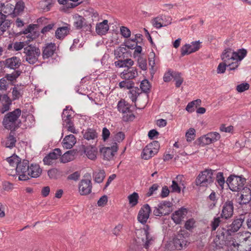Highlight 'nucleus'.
I'll return each mask as SVG.
<instances>
[{"instance_id":"obj_1","label":"nucleus","mask_w":251,"mask_h":251,"mask_svg":"<svg viewBox=\"0 0 251 251\" xmlns=\"http://www.w3.org/2000/svg\"><path fill=\"white\" fill-rule=\"evenodd\" d=\"M21 115V110L17 108L13 111L6 114L2 121L4 127L12 131H14L19 127L21 121L19 119Z\"/></svg>"},{"instance_id":"obj_2","label":"nucleus","mask_w":251,"mask_h":251,"mask_svg":"<svg viewBox=\"0 0 251 251\" xmlns=\"http://www.w3.org/2000/svg\"><path fill=\"white\" fill-rule=\"evenodd\" d=\"M24 58L25 61L31 65L38 62V58L41 55L40 49L35 45H28L24 48Z\"/></svg>"},{"instance_id":"obj_3","label":"nucleus","mask_w":251,"mask_h":251,"mask_svg":"<svg viewBox=\"0 0 251 251\" xmlns=\"http://www.w3.org/2000/svg\"><path fill=\"white\" fill-rule=\"evenodd\" d=\"M246 181L245 178L235 175H230L226 180L229 189L234 192H239L243 189Z\"/></svg>"},{"instance_id":"obj_4","label":"nucleus","mask_w":251,"mask_h":251,"mask_svg":"<svg viewBox=\"0 0 251 251\" xmlns=\"http://www.w3.org/2000/svg\"><path fill=\"white\" fill-rule=\"evenodd\" d=\"M211 169H205L201 172L196 179V184L200 187H207L213 182Z\"/></svg>"},{"instance_id":"obj_5","label":"nucleus","mask_w":251,"mask_h":251,"mask_svg":"<svg viewBox=\"0 0 251 251\" xmlns=\"http://www.w3.org/2000/svg\"><path fill=\"white\" fill-rule=\"evenodd\" d=\"M172 203L170 201H163L154 207L153 214L155 216L168 215L172 212Z\"/></svg>"},{"instance_id":"obj_6","label":"nucleus","mask_w":251,"mask_h":251,"mask_svg":"<svg viewBox=\"0 0 251 251\" xmlns=\"http://www.w3.org/2000/svg\"><path fill=\"white\" fill-rule=\"evenodd\" d=\"M29 161L27 160H23L17 164L16 172L19 175V179L20 180H27L29 179Z\"/></svg>"},{"instance_id":"obj_7","label":"nucleus","mask_w":251,"mask_h":251,"mask_svg":"<svg viewBox=\"0 0 251 251\" xmlns=\"http://www.w3.org/2000/svg\"><path fill=\"white\" fill-rule=\"evenodd\" d=\"M144 235L145 236V238H142L143 242V246L146 249H148L151 245H152L154 243L156 237L150 231V226L148 225H146L143 229Z\"/></svg>"},{"instance_id":"obj_8","label":"nucleus","mask_w":251,"mask_h":251,"mask_svg":"<svg viewBox=\"0 0 251 251\" xmlns=\"http://www.w3.org/2000/svg\"><path fill=\"white\" fill-rule=\"evenodd\" d=\"M226 229L222 228L219 230L216 237L214 239V242L216 246L218 248H222L224 245L226 246L228 236L229 234L226 232Z\"/></svg>"},{"instance_id":"obj_9","label":"nucleus","mask_w":251,"mask_h":251,"mask_svg":"<svg viewBox=\"0 0 251 251\" xmlns=\"http://www.w3.org/2000/svg\"><path fill=\"white\" fill-rule=\"evenodd\" d=\"M151 212V209L148 204H144L140 209L138 216L137 220L138 222L142 224L145 225L150 217Z\"/></svg>"},{"instance_id":"obj_10","label":"nucleus","mask_w":251,"mask_h":251,"mask_svg":"<svg viewBox=\"0 0 251 251\" xmlns=\"http://www.w3.org/2000/svg\"><path fill=\"white\" fill-rule=\"evenodd\" d=\"M171 21L170 17L161 15L154 18L152 20L151 23L154 27L159 29L171 24Z\"/></svg>"},{"instance_id":"obj_11","label":"nucleus","mask_w":251,"mask_h":251,"mask_svg":"<svg viewBox=\"0 0 251 251\" xmlns=\"http://www.w3.org/2000/svg\"><path fill=\"white\" fill-rule=\"evenodd\" d=\"M201 42L198 41L192 42L191 44H185L181 48V55L183 56L198 50L200 48Z\"/></svg>"},{"instance_id":"obj_12","label":"nucleus","mask_w":251,"mask_h":251,"mask_svg":"<svg viewBox=\"0 0 251 251\" xmlns=\"http://www.w3.org/2000/svg\"><path fill=\"white\" fill-rule=\"evenodd\" d=\"M173 244L176 250H181L186 248L189 242L182 234H178L174 239Z\"/></svg>"},{"instance_id":"obj_13","label":"nucleus","mask_w":251,"mask_h":251,"mask_svg":"<svg viewBox=\"0 0 251 251\" xmlns=\"http://www.w3.org/2000/svg\"><path fill=\"white\" fill-rule=\"evenodd\" d=\"M56 50L55 44L52 43H47L42 49V56L44 60L52 57Z\"/></svg>"},{"instance_id":"obj_14","label":"nucleus","mask_w":251,"mask_h":251,"mask_svg":"<svg viewBox=\"0 0 251 251\" xmlns=\"http://www.w3.org/2000/svg\"><path fill=\"white\" fill-rule=\"evenodd\" d=\"M118 147L117 143H115L111 147H103L100 150L103 158L106 160H110L112 159L115 153L117 151Z\"/></svg>"},{"instance_id":"obj_15","label":"nucleus","mask_w":251,"mask_h":251,"mask_svg":"<svg viewBox=\"0 0 251 251\" xmlns=\"http://www.w3.org/2000/svg\"><path fill=\"white\" fill-rule=\"evenodd\" d=\"M233 203L231 201H227L223 204L221 217L225 219L230 218L233 213Z\"/></svg>"},{"instance_id":"obj_16","label":"nucleus","mask_w":251,"mask_h":251,"mask_svg":"<svg viewBox=\"0 0 251 251\" xmlns=\"http://www.w3.org/2000/svg\"><path fill=\"white\" fill-rule=\"evenodd\" d=\"M92 184L90 179H82L79 184L78 190L81 195H87L92 192Z\"/></svg>"},{"instance_id":"obj_17","label":"nucleus","mask_w":251,"mask_h":251,"mask_svg":"<svg viewBox=\"0 0 251 251\" xmlns=\"http://www.w3.org/2000/svg\"><path fill=\"white\" fill-rule=\"evenodd\" d=\"M220 134L217 132H211L201 138V142L204 145H209L220 139Z\"/></svg>"},{"instance_id":"obj_18","label":"nucleus","mask_w":251,"mask_h":251,"mask_svg":"<svg viewBox=\"0 0 251 251\" xmlns=\"http://www.w3.org/2000/svg\"><path fill=\"white\" fill-rule=\"evenodd\" d=\"M74 111L70 106H66L62 114L63 125L70 124L73 122Z\"/></svg>"},{"instance_id":"obj_19","label":"nucleus","mask_w":251,"mask_h":251,"mask_svg":"<svg viewBox=\"0 0 251 251\" xmlns=\"http://www.w3.org/2000/svg\"><path fill=\"white\" fill-rule=\"evenodd\" d=\"M188 213V210L184 207H181L176 211L172 215V219L175 223L179 224Z\"/></svg>"},{"instance_id":"obj_20","label":"nucleus","mask_w":251,"mask_h":251,"mask_svg":"<svg viewBox=\"0 0 251 251\" xmlns=\"http://www.w3.org/2000/svg\"><path fill=\"white\" fill-rule=\"evenodd\" d=\"M61 153V151L60 149H55L52 152L49 153L44 158L43 162L44 164L51 165L52 163V161L60 157Z\"/></svg>"},{"instance_id":"obj_21","label":"nucleus","mask_w":251,"mask_h":251,"mask_svg":"<svg viewBox=\"0 0 251 251\" xmlns=\"http://www.w3.org/2000/svg\"><path fill=\"white\" fill-rule=\"evenodd\" d=\"M4 64L6 68L16 70L20 66L21 61L19 58L13 56L5 59L4 61Z\"/></svg>"},{"instance_id":"obj_22","label":"nucleus","mask_w":251,"mask_h":251,"mask_svg":"<svg viewBox=\"0 0 251 251\" xmlns=\"http://www.w3.org/2000/svg\"><path fill=\"white\" fill-rule=\"evenodd\" d=\"M245 221V218H243V215L240 216L239 218L234 220L227 229H226V232H228L231 234V232H235L237 231L241 227L243 222Z\"/></svg>"},{"instance_id":"obj_23","label":"nucleus","mask_w":251,"mask_h":251,"mask_svg":"<svg viewBox=\"0 0 251 251\" xmlns=\"http://www.w3.org/2000/svg\"><path fill=\"white\" fill-rule=\"evenodd\" d=\"M138 75L137 68L135 67H128L121 73L120 76L123 79L130 80L135 78Z\"/></svg>"},{"instance_id":"obj_24","label":"nucleus","mask_w":251,"mask_h":251,"mask_svg":"<svg viewBox=\"0 0 251 251\" xmlns=\"http://www.w3.org/2000/svg\"><path fill=\"white\" fill-rule=\"evenodd\" d=\"M70 25L65 24V26L57 28L55 32V37L59 40H63L70 32Z\"/></svg>"},{"instance_id":"obj_25","label":"nucleus","mask_w":251,"mask_h":251,"mask_svg":"<svg viewBox=\"0 0 251 251\" xmlns=\"http://www.w3.org/2000/svg\"><path fill=\"white\" fill-rule=\"evenodd\" d=\"M241 195L240 197V204H246L251 200V190L247 187H245L241 190Z\"/></svg>"},{"instance_id":"obj_26","label":"nucleus","mask_w":251,"mask_h":251,"mask_svg":"<svg viewBox=\"0 0 251 251\" xmlns=\"http://www.w3.org/2000/svg\"><path fill=\"white\" fill-rule=\"evenodd\" d=\"M14 134V131H11L5 140L1 142L6 148L12 149L15 147L17 140Z\"/></svg>"},{"instance_id":"obj_27","label":"nucleus","mask_w":251,"mask_h":251,"mask_svg":"<svg viewBox=\"0 0 251 251\" xmlns=\"http://www.w3.org/2000/svg\"><path fill=\"white\" fill-rule=\"evenodd\" d=\"M84 151L87 157L91 160H94L96 158L97 151L96 148L92 146L85 147L84 145H82L80 147V149Z\"/></svg>"},{"instance_id":"obj_28","label":"nucleus","mask_w":251,"mask_h":251,"mask_svg":"<svg viewBox=\"0 0 251 251\" xmlns=\"http://www.w3.org/2000/svg\"><path fill=\"white\" fill-rule=\"evenodd\" d=\"M76 140L73 134L66 136L63 140V147L66 149H71L75 144Z\"/></svg>"},{"instance_id":"obj_29","label":"nucleus","mask_w":251,"mask_h":251,"mask_svg":"<svg viewBox=\"0 0 251 251\" xmlns=\"http://www.w3.org/2000/svg\"><path fill=\"white\" fill-rule=\"evenodd\" d=\"M234 51L230 48H227L224 50L221 55V59L225 63H228L230 61L235 60Z\"/></svg>"},{"instance_id":"obj_30","label":"nucleus","mask_w":251,"mask_h":251,"mask_svg":"<svg viewBox=\"0 0 251 251\" xmlns=\"http://www.w3.org/2000/svg\"><path fill=\"white\" fill-rule=\"evenodd\" d=\"M28 172L29 177L37 178L41 175L42 170L38 164H31L29 166Z\"/></svg>"},{"instance_id":"obj_31","label":"nucleus","mask_w":251,"mask_h":251,"mask_svg":"<svg viewBox=\"0 0 251 251\" xmlns=\"http://www.w3.org/2000/svg\"><path fill=\"white\" fill-rule=\"evenodd\" d=\"M109 30V25L107 20L96 25V31L99 35H104Z\"/></svg>"},{"instance_id":"obj_32","label":"nucleus","mask_w":251,"mask_h":251,"mask_svg":"<svg viewBox=\"0 0 251 251\" xmlns=\"http://www.w3.org/2000/svg\"><path fill=\"white\" fill-rule=\"evenodd\" d=\"M34 27L33 25H30L23 31V32L24 34H27L26 37L28 39L26 41L30 42L31 40H32L37 37V35L35 32L34 31Z\"/></svg>"},{"instance_id":"obj_33","label":"nucleus","mask_w":251,"mask_h":251,"mask_svg":"<svg viewBox=\"0 0 251 251\" xmlns=\"http://www.w3.org/2000/svg\"><path fill=\"white\" fill-rule=\"evenodd\" d=\"M130 107L131 105L124 100H121L118 102V110L120 112L122 113L123 114L125 112L129 111Z\"/></svg>"},{"instance_id":"obj_34","label":"nucleus","mask_w":251,"mask_h":251,"mask_svg":"<svg viewBox=\"0 0 251 251\" xmlns=\"http://www.w3.org/2000/svg\"><path fill=\"white\" fill-rule=\"evenodd\" d=\"M156 153V152H154L152 148L148 147V146L147 145L143 149L141 156L142 158L148 160L153 157Z\"/></svg>"},{"instance_id":"obj_35","label":"nucleus","mask_w":251,"mask_h":251,"mask_svg":"<svg viewBox=\"0 0 251 251\" xmlns=\"http://www.w3.org/2000/svg\"><path fill=\"white\" fill-rule=\"evenodd\" d=\"M93 177L94 181L98 183H101L105 177L104 170H100L98 172H94L93 173Z\"/></svg>"},{"instance_id":"obj_36","label":"nucleus","mask_w":251,"mask_h":251,"mask_svg":"<svg viewBox=\"0 0 251 251\" xmlns=\"http://www.w3.org/2000/svg\"><path fill=\"white\" fill-rule=\"evenodd\" d=\"M208 206L209 209H212L215 206L217 203L218 199L216 198V194L212 191L208 197Z\"/></svg>"},{"instance_id":"obj_37","label":"nucleus","mask_w":251,"mask_h":251,"mask_svg":"<svg viewBox=\"0 0 251 251\" xmlns=\"http://www.w3.org/2000/svg\"><path fill=\"white\" fill-rule=\"evenodd\" d=\"M141 93L140 90L137 87H134L130 89V90L129 91L128 95L129 97L131 99L132 102H135L138 96Z\"/></svg>"},{"instance_id":"obj_38","label":"nucleus","mask_w":251,"mask_h":251,"mask_svg":"<svg viewBox=\"0 0 251 251\" xmlns=\"http://www.w3.org/2000/svg\"><path fill=\"white\" fill-rule=\"evenodd\" d=\"M86 21L85 19L83 17L79 15L75 17L74 22V25L76 29L80 30L82 28Z\"/></svg>"},{"instance_id":"obj_39","label":"nucleus","mask_w":251,"mask_h":251,"mask_svg":"<svg viewBox=\"0 0 251 251\" xmlns=\"http://www.w3.org/2000/svg\"><path fill=\"white\" fill-rule=\"evenodd\" d=\"M83 137L87 140H93L97 137V133L93 128H88L84 133Z\"/></svg>"},{"instance_id":"obj_40","label":"nucleus","mask_w":251,"mask_h":251,"mask_svg":"<svg viewBox=\"0 0 251 251\" xmlns=\"http://www.w3.org/2000/svg\"><path fill=\"white\" fill-rule=\"evenodd\" d=\"M23 91L21 87L18 86H15L12 88V100H19L20 97H22Z\"/></svg>"},{"instance_id":"obj_41","label":"nucleus","mask_w":251,"mask_h":251,"mask_svg":"<svg viewBox=\"0 0 251 251\" xmlns=\"http://www.w3.org/2000/svg\"><path fill=\"white\" fill-rule=\"evenodd\" d=\"M129 204L131 207L136 206L138 203V200L139 198L138 194L135 192L129 195L128 197Z\"/></svg>"},{"instance_id":"obj_42","label":"nucleus","mask_w":251,"mask_h":251,"mask_svg":"<svg viewBox=\"0 0 251 251\" xmlns=\"http://www.w3.org/2000/svg\"><path fill=\"white\" fill-rule=\"evenodd\" d=\"M235 60L240 62L243 58L247 55V51L245 49H239L236 52L234 51Z\"/></svg>"},{"instance_id":"obj_43","label":"nucleus","mask_w":251,"mask_h":251,"mask_svg":"<svg viewBox=\"0 0 251 251\" xmlns=\"http://www.w3.org/2000/svg\"><path fill=\"white\" fill-rule=\"evenodd\" d=\"M73 153L72 151H67L61 156L60 161L63 163L71 161L73 158Z\"/></svg>"},{"instance_id":"obj_44","label":"nucleus","mask_w":251,"mask_h":251,"mask_svg":"<svg viewBox=\"0 0 251 251\" xmlns=\"http://www.w3.org/2000/svg\"><path fill=\"white\" fill-rule=\"evenodd\" d=\"M201 102V100L200 99H197L196 100L191 101L188 103L185 109L188 112L192 113L195 110L194 107H197V105H200Z\"/></svg>"},{"instance_id":"obj_45","label":"nucleus","mask_w":251,"mask_h":251,"mask_svg":"<svg viewBox=\"0 0 251 251\" xmlns=\"http://www.w3.org/2000/svg\"><path fill=\"white\" fill-rule=\"evenodd\" d=\"M126 52L125 47H119L114 50V55L116 59L124 58V54Z\"/></svg>"},{"instance_id":"obj_46","label":"nucleus","mask_w":251,"mask_h":251,"mask_svg":"<svg viewBox=\"0 0 251 251\" xmlns=\"http://www.w3.org/2000/svg\"><path fill=\"white\" fill-rule=\"evenodd\" d=\"M52 5V2L49 0H42L39 2V5L41 8L45 11L50 10Z\"/></svg>"},{"instance_id":"obj_47","label":"nucleus","mask_w":251,"mask_h":251,"mask_svg":"<svg viewBox=\"0 0 251 251\" xmlns=\"http://www.w3.org/2000/svg\"><path fill=\"white\" fill-rule=\"evenodd\" d=\"M134 83L132 81L127 79H125L122 81L119 84V86L121 88L130 89L133 87Z\"/></svg>"},{"instance_id":"obj_48","label":"nucleus","mask_w":251,"mask_h":251,"mask_svg":"<svg viewBox=\"0 0 251 251\" xmlns=\"http://www.w3.org/2000/svg\"><path fill=\"white\" fill-rule=\"evenodd\" d=\"M140 87L141 91L144 93H148L150 91L151 85L147 79L142 80Z\"/></svg>"},{"instance_id":"obj_49","label":"nucleus","mask_w":251,"mask_h":251,"mask_svg":"<svg viewBox=\"0 0 251 251\" xmlns=\"http://www.w3.org/2000/svg\"><path fill=\"white\" fill-rule=\"evenodd\" d=\"M137 63L139 67L143 71L147 69V63L146 58L140 55L137 59Z\"/></svg>"},{"instance_id":"obj_50","label":"nucleus","mask_w":251,"mask_h":251,"mask_svg":"<svg viewBox=\"0 0 251 251\" xmlns=\"http://www.w3.org/2000/svg\"><path fill=\"white\" fill-rule=\"evenodd\" d=\"M21 71H16L11 74H6L4 77L7 81H13L16 80L17 78L21 75Z\"/></svg>"},{"instance_id":"obj_51","label":"nucleus","mask_w":251,"mask_h":251,"mask_svg":"<svg viewBox=\"0 0 251 251\" xmlns=\"http://www.w3.org/2000/svg\"><path fill=\"white\" fill-rule=\"evenodd\" d=\"M173 78L176 81V87L178 88L182 84L183 79L181 76V74L178 72H175L173 74Z\"/></svg>"},{"instance_id":"obj_52","label":"nucleus","mask_w":251,"mask_h":251,"mask_svg":"<svg viewBox=\"0 0 251 251\" xmlns=\"http://www.w3.org/2000/svg\"><path fill=\"white\" fill-rule=\"evenodd\" d=\"M135 118V115L131 109L129 110V111L124 113L123 115V120L125 122L132 121Z\"/></svg>"},{"instance_id":"obj_53","label":"nucleus","mask_w":251,"mask_h":251,"mask_svg":"<svg viewBox=\"0 0 251 251\" xmlns=\"http://www.w3.org/2000/svg\"><path fill=\"white\" fill-rule=\"evenodd\" d=\"M195 129L193 128H190L186 133L185 136L187 138V141L191 142L194 140L195 137Z\"/></svg>"},{"instance_id":"obj_54","label":"nucleus","mask_w":251,"mask_h":251,"mask_svg":"<svg viewBox=\"0 0 251 251\" xmlns=\"http://www.w3.org/2000/svg\"><path fill=\"white\" fill-rule=\"evenodd\" d=\"M14 6L10 3H7L5 5L4 4L3 12L8 15H9L13 13L14 11Z\"/></svg>"},{"instance_id":"obj_55","label":"nucleus","mask_w":251,"mask_h":251,"mask_svg":"<svg viewBox=\"0 0 251 251\" xmlns=\"http://www.w3.org/2000/svg\"><path fill=\"white\" fill-rule=\"evenodd\" d=\"M27 42V41L25 42H16L13 44V50L15 51H19L24 49L25 47L26 46L25 45V43Z\"/></svg>"},{"instance_id":"obj_56","label":"nucleus","mask_w":251,"mask_h":251,"mask_svg":"<svg viewBox=\"0 0 251 251\" xmlns=\"http://www.w3.org/2000/svg\"><path fill=\"white\" fill-rule=\"evenodd\" d=\"M7 161L9 163L10 165L12 166H17L19 163V158L17 156H12L7 158Z\"/></svg>"},{"instance_id":"obj_57","label":"nucleus","mask_w":251,"mask_h":251,"mask_svg":"<svg viewBox=\"0 0 251 251\" xmlns=\"http://www.w3.org/2000/svg\"><path fill=\"white\" fill-rule=\"evenodd\" d=\"M9 82L4 77L0 79V90L6 91L8 88Z\"/></svg>"},{"instance_id":"obj_58","label":"nucleus","mask_w":251,"mask_h":251,"mask_svg":"<svg viewBox=\"0 0 251 251\" xmlns=\"http://www.w3.org/2000/svg\"><path fill=\"white\" fill-rule=\"evenodd\" d=\"M239 244L237 243L235 240L231 236L230 234L228 236V238L226 241V246L228 247L233 246L234 247H238Z\"/></svg>"},{"instance_id":"obj_59","label":"nucleus","mask_w":251,"mask_h":251,"mask_svg":"<svg viewBox=\"0 0 251 251\" xmlns=\"http://www.w3.org/2000/svg\"><path fill=\"white\" fill-rule=\"evenodd\" d=\"M221 223L220 217H215L211 223L212 231H215Z\"/></svg>"},{"instance_id":"obj_60","label":"nucleus","mask_w":251,"mask_h":251,"mask_svg":"<svg viewBox=\"0 0 251 251\" xmlns=\"http://www.w3.org/2000/svg\"><path fill=\"white\" fill-rule=\"evenodd\" d=\"M195 223V220L193 218H190L186 221L184 227L186 229L190 230L193 228Z\"/></svg>"},{"instance_id":"obj_61","label":"nucleus","mask_w":251,"mask_h":251,"mask_svg":"<svg viewBox=\"0 0 251 251\" xmlns=\"http://www.w3.org/2000/svg\"><path fill=\"white\" fill-rule=\"evenodd\" d=\"M249 88L250 85L248 83H242L237 86L236 90L241 93L248 90Z\"/></svg>"},{"instance_id":"obj_62","label":"nucleus","mask_w":251,"mask_h":251,"mask_svg":"<svg viewBox=\"0 0 251 251\" xmlns=\"http://www.w3.org/2000/svg\"><path fill=\"white\" fill-rule=\"evenodd\" d=\"M120 32L122 35L125 38L129 37L131 35L130 30L126 26H122L120 28Z\"/></svg>"},{"instance_id":"obj_63","label":"nucleus","mask_w":251,"mask_h":251,"mask_svg":"<svg viewBox=\"0 0 251 251\" xmlns=\"http://www.w3.org/2000/svg\"><path fill=\"white\" fill-rule=\"evenodd\" d=\"M216 181L218 185L220 186H223L225 184V178L223 176V174L221 172H219L217 174Z\"/></svg>"},{"instance_id":"obj_64","label":"nucleus","mask_w":251,"mask_h":251,"mask_svg":"<svg viewBox=\"0 0 251 251\" xmlns=\"http://www.w3.org/2000/svg\"><path fill=\"white\" fill-rule=\"evenodd\" d=\"M243 218H245L248 228L251 229V213H246L243 215Z\"/></svg>"}]
</instances>
